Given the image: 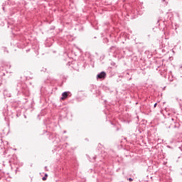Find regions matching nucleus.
<instances>
[{
    "label": "nucleus",
    "mask_w": 182,
    "mask_h": 182,
    "mask_svg": "<svg viewBox=\"0 0 182 182\" xmlns=\"http://www.w3.org/2000/svg\"><path fill=\"white\" fill-rule=\"evenodd\" d=\"M97 79H105L106 77V73L102 72L97 75Z\"/></svg>",
    "instance_id": "f257e3e1"
},
{
    "label": "nucleus",
    "mask_w": 182,
    "mask_h": 182,
    "mask_svg": "<svg viewBox=\"0 0 182 182\" xmlns=\"http://www.w3.org/2000/svg\"><path fill=\"white\" fill-rule=\"evenodd\" d=\"M68 92H65L62 94L61 100H65L68 98Z\"/></svg>",
    "instance_id": "f03ea898"
},
{
    "label": "nucleus",
    "mask_w": 182,
    "mask_h": 182,
    "mask_svg": "<svg viewBox=\"0 0 182 182\" xmlns=\"http://www.w3.org/2000/svg\"><path fill=\"white\" fill-rule=\"evenodd\" d=\"M47 177H48V174H46L45 176L43 177V181H46Z\"/></svg>",
    "instance_id": "7ed1b4c3"
},
{
    "label": "nucleus",
    "mask_w": 182,
    "mask_h": 182,
    "mask_svg": "<svg viewBox=\"0 0 182 182\" xmlns=\"http://www.w3.org/2000/svg\"><path fill=\"white\" fill-rule=\"evenodd\" d=\"M156 106H157V103H155L154 105V107H156Z\"/></svg>",
    "instance_id": "20e7f679"
},
{
    "label": "nucleus",
    "mask_w": 182,
    "mask_h": 182,
    "mask_svg": "<svg viewBox=\"0 0 182 182\" xmlns=\"http://www.w3.org/2000/svg\"><path fill=\"white\" fill-rule=\"evenodd\" d=\"M129 181H133V179L132 178H129Z\"/></svg>",
    "instance_id": "39448f33"
}]
</instances>
